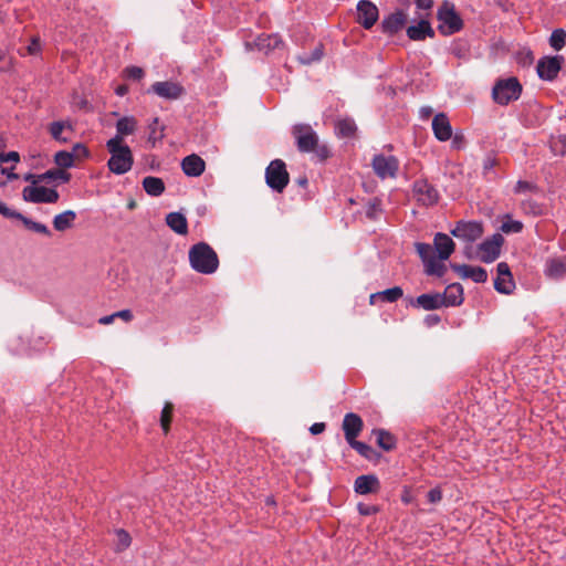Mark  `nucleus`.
<instances>
[{"label":"nucleus","instance_id":"nucleus-1","mask_svg":"<svg viewBox=\"0 0 566 566\" xmlns=\"http://www.w3.org/2000/svg\"><path fill=\"white\" fill-rule=\"evenodd\" d=\"M189 262L195 271L202 274H212L219 266L217 253L206 242H199L190 248Z\"/></svg>","mask_w":566,"mask_h":566},{"label":"nucleus","instance_id":"nucleus-2","mask_svg":"<svg viewBox=\"0 0 566 566\" xmlns=\"http://www.w3.org/2000/svg\"><path fill=\"white\" fill-rule=\"evenodd\" d=\"M118 139H109L106 143V148L111 154L107 161L108 169L116 175H124L128 172L134 164V157L130 148L125 144H119Z\"/></svg>","mask_w":566,"mask_h":566},{"label":"nucleus","instance_id":"nucleus-3","mask_svg":"<svg viewBox=\"0 0 566 566\" xmlns=\"http://www.w3.org/2000/svg\"><path fill=\"white\" fill-rule=\"evenodd\" d=\"M437 18L440 22L438 30L443 35L454 34L463 27V21L452 2L444 1L437 11Z\"/></svg>","mask_w":566,"mask_h":566},{"label":"nucleus","instance_id":"nucleus-4","mask_svg":"<svg viewBox=\"0 0 566 566\" xmlns=\"http://www.w3.org/2000/svg\"><path fill=\"white\" fill-rule=\"evenodd\" d=\"M266 185L277 191L282 192L290 181V175L286 170V165L282 159H274L265 169Z\"/></svg>","mask_w":566,"mask_h":566},{"label":"nucleus","instance_id":"nucleus-5","mask_svg":"<svg viewBox=\"0 0 566 566\" xmlns=\"http://www.w3.org/2000/svg\"><path fill=\"white\" fill-rule=\"evenodd\" d=\"M522 92V86L517 78L510 77L499 81L493 87V98L497 104L507 105L512 101H516Z\"/></svg>","mask_w":566,"mask_h":566},{"label":"nucleus","instance_id":"nucleus-6","mask_svg":"<svg viewBox=\"0 0 566 566\" xmlns=\"http://www.w3.org/2000/svg\"><path fill=\"white\" fill-rule=\"evenodd\" d=\"M292 135L296 140L297 149L301 153H310L318 143V136L307 124H297L293 126Z\"/></svg>","mask_w":566,"mask_h":566},{"label":"nucleus","instance_id":"nucleus-7","mask_svg":"<svg viewBox=\"0 0 566 566\" xmlns=\"http://www.w3.org/2000/svg\"><path fill=\"white\" fill-rule=\"evenodd\" d=\"M483 224L479 221H464L460 220L450 233L459 240L464 242H474L483 234Z\"/></svg>","mask_w":566,"mask_h":566},{"label":"nucleus","instance_id":"nucleus-8","mask_svg":"<svg viewBox=\"0 0 566 566\" xmlns=\"http://www.w3.org/2000/svg\"><path fill=\"white\" fill-rule=\"evenodd\" d=\"M25 201L33 203H55L60 195L55 189L43 186H28L22 191Z\"/></svg>","mask_w":566,"mask_h":566},{"label":"nucleus","instance_id":"nucleus-9","mask_svg":"<svg viewBox=\"0 0 566 566\" xmlns=\"http://www.w3.org/2000/svg\"><path fill=\"white\" fill-rule=\"evenodd\" d=\"M371 166L379 178H396L399 161L395 156L376 155L373 158Z\"/></svg>","mask_w":566,"mask_h":566},{"label":"nucleus","instance_id":"nucleus-10","mask_svg":"<svg viewBox=\"0 0 566 566\" xmlns=\"http://www.w3.org/2000/svg\"><path fill=\"white\" fill-rule=\"evenodd\" d=\"M413 196L417 201L426 207L433 206L439 200V192L427 179H418L413 182Z\"/></svg>","mask_w":566,"mask_h":566},{"label":"nucleus","instance_id":"nucleus-11","mask_svg":"<svg viewBox=\"0 0 566 566\" xmlns=\"http://www.w3.org/2000/svg\"><path fill=\"white\" fill-rule=\"evenodd\" d=\"M379 11L377 6L369 0H360L357 3V22L366 30L371 29L377 22Z\"/></svg>","mask_w":566,"mask_h":566},{"label":"nucleus","instance_id":"nucleus-12","mask_svg":"<svg viewBox=\"0 0 566 566\" xmlns=\"http://www.w3.org/2000/svg\"><path fill=\"white\" fill-rule=\"evenodd\" d=\"M503 241L504 239L500 233H495L491 238L484 240L479 245L480 260L485 263H491L496 260L500 255Z\"/></svg>","mask_w":566,"mask_h":566},{"label":"nucleus","instance_id":"nucleus-13","mask_svg":"<svg viewBox=\"0 0 566 566\" xmlns=\"http://www.w3.org/2000/svg\"><path fill=\"white\" fill-rule=\"evenodd\" d=\"M564 57L562 55L543 57L537 63V74L542 80L553 81L557 77Z\"/></svg>","mask_w":566,"mask_h":566},{"label":"nucleus","instance_id":"nucleus-14","mask_svg":"<svg viewBox=\"0 0 566 566\" xmlns=\"http://www.w3.org/2000/svg\"><path fill=\"white\" fill-rule=\"evenodd\" d=\"M497 276L494 280V289L502 294H511L515 287L510 266L505 262L496 265Z\"/></svg>","mask_w":566,"mask_h":566},{"label":"nucleus","instance_id":"nucleus-15","mask_svg":"<svg viewBox=\"0 0 566 566\" xmlns=\"http://www.w3.org/2000/svg\"><path fill=\"white\" fill-rule=\"evenodd\" d=\"M345 439L348 442L354 441L361 432L364 428V422L360 416L354 412H348L345 415L342 424Z\"/></svg>","mask_w":566,"mask_h":566},{"label":"nucleus","instance_id":"nucleus-16","mask_svg":"<svg viewBox=\"0 0 566 566\" xmlns=\"http://www.w3.org/2000/svg\"><path fill=\"white\" fill-rule=\"evenodd\" d=\"M150 91L156 95L166 98V99H178L184 93V87L175 82H155Z\"/></svg>","mask_w":566,"mask_h":566},{"label":"nucleus","instance_id":"nucleus-17","mask_svg":"<svg viewBox=\"0 0 566 566\" xmlns=\"http://www.w3.org/2000/svg\"><path fill=\"white\" fill-rule=\"evenodd\" d=\"M354 490L357 494L368 495L380 491V481L375 474H364L355 479Z\"/></svg>","mask_w":566,"mask_h":566},{"label":"nucleus","instance_id":"nucleus-18","mask_svg":"<svg viewBox=\"0 0 566 566\" xmlns=\"http://www.w3.org/2000/svg\"><path fill=\"white\" fill-rule=\"evenodd\" d=\"M407 302L412 307L423 308L426 311H434L443 307L442 301L440 298V293L421 294L416 298L408 297Z\"/></svg>","mask_w":566,"mask_h":566},{"label":"nucleus","instance_id":"nucleus-19","mask_svg":"<svg viewBox=\"0 0 566 566\" xmlns=\"http://www.w3.org/2000/svg\"><path fill=\"white\" fill-rule=\"evenodd\" d=\"M432 130L434 137L440 142H447L452 138V127L444 113H439L433 117Z\"/></svg>","mask_w":566,"mask_h":566},{"label":"nucleus","instance_id":"nucleus-20","mask_svg":"<svg viewBox=\"0 0 566 566\" xmlns=\"http://www.w3.org/2000/svg\"><path fill=\"white\" fill-rule=\"evenodd\" d=\"M181 169L188 177H199L205 172L206 163L197 154H191L181 160Z\"/></svg>","mask_w":566,"mask_h":566},{"label":"nucleus","instance_id":"nucleus-21","mask_svg":"<svg viewBox=\"0 0 566 566\" xmlns=\"http://www.w3.org/2000/svg\"><path fill=\"white\" fill-rule=\"evenodd\" d=\"M406 22L407 14L403 11L398 10L394 13H390L388 17L384 18V20L381 21V30L384 33L392 35L397 33L399 30H401L405 27Z\"/></svg>","mask_w":566,"mask_h":566},{"label":"nucleus","instance_id":"nucleus-22","mask_svg":"<svg viewBox=\"0 0 566 566\" xmlns=\"http://www.w3.org/2000/svg\"><path fill=\"white\" fill-rule=\"evenodd\" d=\"M452 269L464 279H471L476 283H484L488 280V272L481 266H471L468 264H453Z\"/></svg>","mask_w":566,"mask_h":566},{"label":"nucleus","instance_id":"nucleus-23","mask_svg":"<svg viewBox=\"0 0 566 566\" xmlns=\"http://www.w3.org/2000/svg\"><path fill=\"white\" fill-rule=\"evenodd\" d=\"M442 306H458L463 302V287L460 283L448 285L442 294H440Z\"/></svg>","mask_w":566,"mask_h":566},{"label":"nucleus","instance_id":"nucleus-24","mask_svg":"<svg viewBox=\"0 0 566 566\" xmlns=\"http://www.w3.org/2000/svg\"><path fill=\"white\" fill-rule=\"evenodd\" d=\"M406 33L412 41H422L426 38L434 36V30L426 19H421L416 25L408 27Z\"/></svg>","mask_w":566,"mask_h":566},{"label":"nucleus","instance_id":"nucleus-25","mask_svg":"<svg viewBox=\"0 0 566 566\" xmlns=\"http://www.w3.org/2000/svg\"><path fill=\"white\" fill-rule=\"evenodd\" d=\"M433 244L438 251V258L442 261L448 260L453 253L455 244L452 239L444 233H437L433 239Z\"/></svg>","mask_w":566,"mask_h":566},{"label":"nucleus","instance_id":"nucleus-26","mask_svg":"<svg viewBox=\"0 0 566 566\" xmlns=\"http://www.w3.org/2000/svg\"><path fill=\"white\" fill-rule=\"evenodd\" d=\"M545 274L553 280H559L566 275V256L552 258L546 261Z\"/></svg>","mask_w":566,"mask_h":566},{"label":"nucleus","instance_id":"nucleus-27","mask_svg":"<svg viewBox=\"0 0 566 566\" xmlns=\"http://www.w3.org/2000/svg\"><path fill=\"white\" fill-rule=\"evenodd\" d=\"M137 128V120L133 116H124L116 123V135L112 139H118L124 144V137L133 134Z\"/></svg>","mask_w":566,"mask_h":566},{"label":"nucleus","instance_id":"nucleus-28","mask_svg":"<svg viewBox=\"0 0 566 566\" xmlns=\"http://www.w3.org/2000/svg\"><path fill=\"white\" fill-rule=\"evenodd\" d=\"M77 214L74 210H65L53 218V228L59 232H64L74 227Z\"/></svg>","mask_w":566,"mask_h":566},{"label":"nucleus","instance_id":"nucleus-29","mask_svg":"<svg viewBox=\"0 0 566 566\" xmlns=\"http://www.w3.org/2000/svg\"><path fill=\"white\" fill-rule=\"evenodd\" d=\"M167 226L178 234L188 233V222L186 217L180 212H170L166 217Z\"/></svg>","mask_w":566,"mask_h":566},{"label":"nucleus","instance_id":"nucleus-30","mask_svg":"<svg viewBox=\"0 0 566 566\" xmlns=\"http://www.w3.org/2000/svg\"><path fill=\"white\" fill-rule=\"evenodd\" d=\"M356 132L357 126L353 118H339L335 123V133L338 137L350 138L355 136Z\"/></svg>","mask_w":566,"mask_h":566},{"label":"nucleus","instance_id":"nucleus-31","mask_svg":"<svg viewBox=\"0 0 566 566\" xmlns=\"http://www.w3.org/2000/svg\"><path fill=\"white\" fill-rule=\"evenodd\" d=\"M143 188L147 195L158 197L165 191V184L161 178L147 176L143 179Z\"/></svg>","mask_w":566,"mask_h":566},{"label":"nucleus","instance_id":"nucleus-32","mask_svg":"<svg viewBox=\"0 0 566 566\" xmlns=\"http://www.w3.org/2000/svg\"><path fill=\"white\" fill-rule=\"evenodd\" d=\"M373 433L377 437V444L385 451H391L396 447V439L395 437L384 430V429H376L373 431Z\"/></svg>","mask_w":566,"mask_h":566},{"label":"nucleus","instance_id":"nucleus-33","mask_svg":"<svg viewBox=\"0 0 566 566\" xmlns=\"http://www.w3.org/2000/svg\"><path fill=\"white\" fill-rule=\"evenodd\" d=\"M65 128L72 129V125L65 122H53L49 125V132L53 139L60 143H67L69 138L63 136Z\"/></svg>","mask_w":566,"mask_h":566},{"label":"nucleus","instance_id":"nucleus-34","mask_svg":"<svg viewBox=\"0 0 566 566\" xmlns=\"http://www.w3.org/2000/svg\"><path fill=\"white\" fill-rule=\"evenodd\" d=\"M20 221L22 222V224L24 226L25 229H28L32 232H35V233H39V234H42L45 237L52 235V232L49 230V228L41 222L34 221L23 214H22V218H20Z\"/></svg>","mask_w":566,"mask_h":566},{"label":"nucleus","instance_id":"nucleus-35","mask_svg":"<svg viewBox=\"0 0 566 566\" xmlns=\"http://www.w3.org/2000/svg\"><path fill=\"white\" fill-rule=\"evenodd\" d=\"M174 413V405L170 401L165 402L164 408L160 415V426L165 434H167L170 430V424L172 421Z\"/></svg>","mask_w":566,"mask_h":566},{"label":"nucleus","instance_id":"nucleus-36","mask_svg":"<svg viewBox=\"0 0 566 566\" xmlns=\"http://www.w3.org/2000/svg\"><path fill=\"white\" fill-rule=\"evenodd\" d=\"M149 129V137L148 142H150L153 145L156 144V142L161 140L165 137L164 130L165 126L159 125V119L155 117L151 123L148 125Z\"/></svg>","mask_w":566,"mask_h":566},{"label":"nucleus","instance_id":"nucleus-37","mask_svg":"<svg viewBox=\"0 0 566 566\" xmlns=\"http://www.w3.org/2000/svg\"><path fill=\"white\" fill-rule=\"evenodd\" d=\"M441 260L436 256L430 259L424 263V271L428 275H437L439 277L443 276L446 272V266L440 262Z\"/></svg>","mask_w":566,"mask_h":566},{"label":"nucleus","instance_id":"nucleus-38","mask_svg":"<svg viewBox=\"0 0 566 566\" xmlns=\"http://www.w3.org/2000/svg\"><path fill=\"white\" fill-rule=\"evenodd\" d=\"M54 163L63 170L70 168L74 165V154L65 150L57 151L54 155Z\"/></svg>","mask_w":566,"mask_h":566},{"label":"nucleus","instance_id":"nucleus-39","mask_svg":"<svg viewBox=\"0 0 566 566\" xmlns=\"http://www.w3.org/2000/svg\"><path fill=\"white\" fill-rule=\"evenodd\" d=\"M381 213V200L373 198L365 206V214L370 220H376Z\"/></svg>","mask_w":566,"mask_h":566},{"label":"nucleus","instance_id":"nucleus-40","mask_svg":"<svg viewBox=\"0 0 566 566\" xmlns=\"http://www.w3.org/2000/svg\"><path fill=\"white\" fill-rule=\"evenodd\" d=\"M566 44V32L563 29H556L552 32L549 38V45L556 50L560 51Z\"/></svg>","mask_w":566,"mask_h":566},{"label":"nucleus","instance_id":"nucleus-41","mask_svg":"<svg viewBox=\"0 0 566 566\" xmlns=\"http://www.w3.org/2000/svg\"><path fill=\"white\" fill-rule=\"evenodd\" d=\"M348 444L367 460H371L376 454V451L370 446L357 441L356 439L352 442H348Z\"/></svg>","mask_w":566,"mask_h":566},{"label":"nucleus","instance_id":"nucleus-42","mask_svg":"<svg viewBox=\"0 0 566 566\" xmlns=\"http://www.w3.org/2000/svg\"><path fill=\"white\" fill-rule=\"evenodd\" d=\"M379 294L381 301L394 303L402 297L403 291L400 286H394L385 291H380Z\"/></svg>","mask_w":566,"mask_h":566},{"label":"nucleus","instance_id":"nucleus-43","mask_svg":"<svg viewBox=\"0 0 566 566\" xmlns=\"http://www.w3.org/2000/svg\"><path fill=\"white\" fill-rule=\"evenodd\" d=\"M324 51L323 45L318 44L310 54H304L298 56V61L304 65H310L314 62L321 61L323 57Z\"/></svg>","mask_w":566,"mask_h":566},{"label":"nucleus","instance_id":"nucleus-44","mask_svg":"<svg viewBox=\"0 0 566 566\" xmlns=\"http://www.w3.org/2000/svg\"><path fill=\"white\" fill-rule=\"evenodd\" d=\"M70 178L71 175L63 169H51L42 174L43 181L62 180L67 182Z\"/></svg>","mask_w":566,"mask_h":566},{"label":"nucleus","instance_id":"nucleus-45","mask_svg":"<svg viewBox=\"0 0 566 566\" xmlns=\"http://www.w3.org/2000/svg\"><path fill=\"white\" fill-rule=\"evenodd\" d=\"M416 251L423 263L436 256L433 248L428 243H416Z\"/></svg>","mask_w":566,"mask_h":566},{"label":"nucleus","instance_id":"nucleus-46","mask_svg":"<svg viewBox=\"0 0 566 566\" xmlns=\"http://www.w3.org/2000/svg\"><path fill=\"white\" fill-rule=\"evenodd\" d=\"M116 538H117V542H116V549L117 551H124V549H126L130 545L132 537L124 530H117L116 531Z\"/></svg>","mask_w":566,"mask_h":566},{"label":"nucleus","instance_id":"nucleus-47","mask_svg":"<svg viewBox=\"0 0 566 566\" xmlns=\"http://www.w3.org/2000/svg\"><path fill=\"white\" fill-rule=\"evenodd\" d=\"M523 228L520 221H505L501 226V230L505 233H518Z\"/></svg>","mask_w":566,"mask_h":566},{"label":"nucleus","instance_id":"nucleus-48","mask_svg":"<svg viewBox=\"0 0 566 566\" xmlns=\"http://www.w3.org/2000/svg\"><path fill=\"white\" fill-rule=\"evenodd\" d=\"M311 153H314L315 156L321 160L324 161L331 156V150L326 145L316 144L315 148Z\"/></svg>","mask_w":566,"mask_h":566},{"label":"nucleus","instance_id":"nucleus-49","mask_svg":"<svg viewBox=\"0 0 566 566\" xmlns=\"http://www.w3.org/2000/svg\"><path fill=\"white\" fill-rule=\"evenodd\" d=\"M0 213L10 219H17L20 220L22 218V213L10 209L4 202L0 201Z\"/></svg>","mask_w":566,"mask_h":566},{"label":"nucleus","instance_id":"nucleus-50","mask_svg":"<svg viewBox=\"0 0 566 566\" xmlns=\"http://www.w3.org/2000/svg\"><path fill=\"white\" fill-rule=\"evenodd\" d=\"M126 77L130 80H140L144 76V70L138 66H128L124 70Z\"/></svg>","mask_w":566,"mask_h":566},{"label":"nucleus","instance_id":"nucleus-51","mask_svg":"<svg viewBox=\"0 0 566 566\" xmlns=\"http://www.w3.org/2000/svg\"><path fill=\"white\" fill-rule=\"evenodd\" d=\"M357 509H358L359 514H361L364 516L374 515V514L378 513V511H379L378 506L364 504V503H359L357 505Z\"/></svg>","mask_w":566,"mask_h":566},{"label":"nucleus","instance_id":"nucleus-52","mask_svg":"<svg viewBox=\"0 0 566 566\" xmlns=\"http://www.w3.org/2000/svg\"><path fill=\"white\" fill-rule=\"evenodd\" d=\"M535 189H536V187L533 184H531L528 181H524V180H518L515 185L514 191L516 193H522V192L532 191Z\"/></svg>","mask_w":566,"mask_h":566},{"label":"nucleus","instance_id":"nucleus-53","mask_svg":"<svg viewBox=\"0 0 566 566\" xmlns=\"http://www.w3.org/2000/svg\"><path fill=\"white\" fill-rule=\"evenodd\" d=\"M20 160V155L17 151H9V153H0V163H18Z\"/></svg>","mask_w":566,"mask_h":566},{"label":"nucleus","instance_id":"nucleus-54","mask_svg":"<svg viewBox=\"0 0 566 566\" xmlns=\"http://www.w3.org/2000/svg\"><path fill=\"white\" fill-rule=\"evenodd\" d=\"M497 165V160L496 158L492 157V156H488L484 160H483V175L484 176H488L489 172Z\"/></svg>","mask_w":566,"mask_h":566},{"label":"nucleus","instance_id":"nucleus-55","mask_svg":"<svg viewBox=\"0 0 566 566\" xmlns=\"http://www.w3.org/2000/svg\"><path fill=\"white\" fill-rule=\"evenodd\" d=\"M27 53L30 55H35L40 52L41 45L39 38H33L31 43L25 48Z\"/></svg>","mask_w":566,"mask_h":566},{"label":"nucleus","instance_id":"nucleus-56","mask_svg":"<svg viewBox=\"0 0 566 566\" xmlns=\"http://www.w3.org/2000/svg\"><path fill=\"white\" fill-rule=\"evenodd\" d=\"M428 501L431 502V503H438L441 501L442 499V493L440 491V489L438 488H434V489H431L429 492H428Z\"/></svg>","mask_w":566,"mask_h":566},{"label":"nucleus","instance_id":"nucleus-57","mask_svg":"<svg viewBox=\"0 0 566 566\" xmlns=\"http://www.w3.org/2000/svg\"><path fill=\"white\" fill-rule=\"evenodd\" d=\"M114 315H115V318H120L127 323L130 322L134 317L130 310H122V311L115 312Z\"/></svg>","mask_w":566,"mask_h":566},{"label":"nucleus","instance_id":"nucleus-58","mask_svg":"<svg viewBox=\"0 0 566 566\" xmlns=\"http://www.w3.org/2000/svg\"><path fill=\"white\" fill-rule=\"evenodd\" d=\"M72 153L74 154V158L75 157H81V156L86 157L88 155L87 148L84 145H82V144H76L73 147V151Z\"/></svg>","mask_w":566,"mask_h":566},{"label":"nucleus","instance_id":"nucleus-59","mask_svg":"<svg viewBox=\"0 0 566 566\" xmlns=\"http://www.w3.org/2000/svg\"><path fill=\"white\" fill-rule=\"evenodd\" d=\"M24 180L31 182L33 186H35L39 182H43L42 174L41 175L28 174L24 176Z\"/></svg>","mask_w":566,"mask_h":566},{"label":"nucleus","instance_id":"nucleus-60","mask_svg":"<svg viewBox=\"0 0 566 566\" xmlns=\"http://www.w3.org/2000/svg\"><path fill=\"white\" fill-rule=\"evenodd\" d=\"M464 145V137L462 135L455 134L452 138V147L455 149H461Z\"/></svg>","mask_w":566,"mask_h":566},{"label":"nucleus","instance_id":"nucleus-61","mask_svg":"<svg viewBox=\"0 0 566 566\" xmlns=\"http://www.w3.org/2000/svg\"><path fill=\"white\" fill-rule=\"evenodd\" d=\"M416 6L421 10H429L433 6V0H416Z\"/></svg>","mask_w":566,"mask_h":566},{"label":"nucleus","instance_id":"nucleus-62","mask_svg":"<svg viewBox=\"0 0 566 566\" xmlns=\"http://www.w3.org/2000/svg\"><path fill=\"white\" fill-rule=\"evenodd\" d=\"M325 427L326 426H325L324 422H316V423L311 426L310 431L313 434H319V433H322L325 430Z\"/></svg>","mask_w":566,"mask_h":566},{"label":"nucleus","instance_id":"nucleus-63","mask_svg":"<svg viewBox=\"0 0 566 566\" xmlns=\"http://www.w3.org/2000/svg\"><path fill=\"white\" fill-rule=\"evenodd\" d=\"M114 319H115V315H114V313H113V314H111V315H106V316L101 317V318L98 319V323H99L101 325H109V324H112V323L114 322Z\"/></svg>","mask_w":566,"mask_h":566},{"label":"nucleus","instance_id":"nucleus-64","mask_svg":"<svg viewBox=\"0 0 566 566\" xmlns=\"http://www.w3.org/2000/svg\"><path fill=\"white\" fill-rule=\"evenodd\" d=\"M13 167L11 169L8 168H1V172L7 175L8 179L13 180L18 179V175L12 171Z\"/></svg>","mask_w":566,"mask_h":566}]
</instances>
